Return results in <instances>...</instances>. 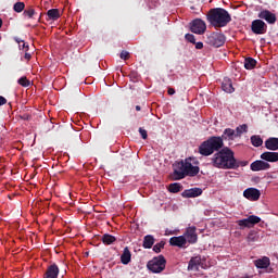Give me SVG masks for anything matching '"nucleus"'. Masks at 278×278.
<instances>
[{
	"label": "nucleus",
	"instance_id": "obj_13",
	"mask_svg": "<svg viewBox=\"0 0 278 278\" xmlns=\"http://www.w3.org/2000/svg\"><path fill=\"white\" fill-rule=\"evenodd\" d=\"M250 168L253 170V173H257L260 170H268L270 165L264 160H257L251 163Z\"/></svg>",
	"mask_w": 278,
	"mask_h": 278
},
{
	"label": "nucleus",
	"instance_id": "obj_14",
	"mask_svg": "<svg viewBox=\"0 0 278 278\" xmlns=\"http://www.w3.org/2000/svg\"><path fill=\"white\" fill-rule=\"evenodd\" d=\"M203 194V190L201 188H191L187 189L181 193L184 199H194L197 197H201Z\"/></svg>",
	"mask_w": 278,
	"mask_h": 278
},
{
	"label": "nucleus",
	"instance_id": "obj_16",
	"mask_svg": "<svg viewBox=\"0 0 278 278\" xmlns=\"http://www.w3.org/2000/svg\"><path fill=\"white\" fill-rule=\"evenodd\" d=\"M261 160L264 162H278V152H263L261 154Z\"/></svg>",
	"mask_w": 278,
	"mask_h": 278
},
{
	"label": "nucleus",
	"instance_id": "obj_23",
	"mask_svg": "<svg viewBox=\"0 0 278 278\" xmlns=\"http://www.w3.org/2000/svg\"><path fill=\"white\" fill-rule=\"evenodd\" d=\"M58 275H60V269L55 265H51L48 267L45 278H58Z\"/></svg>",
	"mask_w": 278,
	"mask_h": 278
},
{
	"label": "nucleus",
	"instance_id": "obj_46",
	"mask_svg": "<svg viewBox=\"0 0 278 278\" xmlns=\"http://www.w3.org/2000/svg\"><path fill=\"white\" fill-rule=\"evenodd\" d=\"M195 49H203V42H195Z\"/></svg>",
	"mask_w": 278,
	"mask_h": 278
},
{
	"label": "nucleus",
	"instance_id": "obj_21",
	"mask_svg": "<svg viewBox=\"0 0 278 278\" xmlns=\"http://www.w3.org/2000/svg\"><path fill=\"white\" fill-rule=\"evenodd\" d=\"M199 266H201V256L192 257L189 261L188 270H199Z\"/></svg>",
	"mask_w": 278,
	"mask_h": 278
},
{
	"label": "nucleus",
	"instance_id": "obj_8",
	"mask_svg": "<svg viewBox=\"0 0 278 278\" xmlns=\"http://www.w3.org/2000/svg\"><path fill=\"white\" fill-rule=\"evenodd\" d=\"M251 29L256 36H262L268 31V25L263 20H254L251 24Z\"/></svg>",
	"mask_w": 278,
	"mask_h": 278
},
{
	"label": "nucleus",
	"instance_id": "obj_39",
	"mask_svg": "<svg viewBox=\"0 0 278 278\" xmlns=\"http://www.w3.org/2000/svg\"><path fill=\"white\" fill-rule=\"evenodd\" d=\"M162 249H164V244L154 245L153 247V252L154 253H161Z\"/></svg>",
	"mask_w": 278,
	"mask_h": 278
},
{
	"label": "nucleus",
	"instance_id": "obj_43",
	"mask_svg": "<svg viewBox=\"0 0 278 278\" xmlns=\"http://www.w3.org/2000/svg\"><path fill=\"white\" fill-rule=\"evenodd\" d=\"M255 238H257V235L255 232H251L249 236H248V239L249 240H255Z\"/></svg>",
	"mask_w": 278,
	"mask_h": 278
},
{
	"label": "nucleus",
	"instance_id": "obj_27",
	"mask_svg": "<svg viewBox=\"0 0 278 278\" xmlns=\"http://www.w3.org/2000/svg\"><path fill=\"white\" fill-rule=\"evenodd\" d=\"M186 235L179 236V237H172L169 239V244H186Z\"/></svg>",
	"mask_w": 278,
	"mask_h": 278
},
{
	"label": "nucleus",
	"instance_id": "obj_55",
	"mask_svg": "<svg viewBox=\"0 0 278 278\" xmlns=\"http://www.w3.org/2000/svg\"><path fill=\"white\" fill-rule=\"evenodd\" d=\"M67 10H71V7H70V5L67 7Z\"/></svg>",
	"mask_w": 278,
	"mask_h": 278
},
{
	"label": "nucleus",
	"instance_id": "obj_31",
	"mask_svg": "<svg viewBox=\"0 0 278 278\" xmlns=\"http://www.w3.org/2000/svg\"><path fill=\"white\" fill-rule=\"evenodd\" d=\"M13 10L14 12H16L17 14H21V12H23L25 10V2H16L13 5Z\"/></svg>",
	"mask_w": 278,
	"mask_h": 278
},
{
	"label": "nucleus",
	"instance_id": "obj_17",
	"mask_svg": "<svg viewBox=\"0 0 278 278\" xmlns=\"http://www.w3.org/2000/svg\"><path fill=\"white\" fill-rule=\"evenodd\" d=\"M265 148L268 151H278V138L270 137L265 141Z\"/></svg>",
	"mask_w": 278,
	"mask_h": 278
},
{
	"label": "nucleus",
	"instance_id": "obj_2",
	"mask_svg": "<svg viewBox=\"0 0 278 278\" xmlns=\"http://www.w3.org/2000/svg\"><path fill=\"white\" fill-rule=\"evenodd\" d=\"M208 23L213 27H226L231 23V15L229 12L223 8L211 9L206 15Z\"/></svg>",
	"mask_w": 278,
	"mask_h": 278
},
{
	"label": "nucleus",
	"instance_id": "obj_53",
	"mask_svg": "<svg viewBox=\"0 0 278 278\" xmlns=\"http://www.w3.org/2000/svg\"><path fill=\"white\" fill-rule=\"evenodd\" d=\"M85 255H87V256H88V255H89V252H86V253H85Z\"/></svg>",
	"mask_w": 278,
	"mask_h": 278
},
{
	"label": "nucleus",
	"instance_id": "obj_37",
	"mask_svg": "<svg viewBox=\"0 0 278 278\" xmlns=\"http://www.w3.org/2000/svg\"><path fill=\"white\" fill-rule=\"evenodd\" d=\"M139 134L143 140H147V138H149V134L142 127L139 128Z\"/></svg>",
	"mask_w": 278,
	"mask_h": 278
},
{
	"label": "nucleus",
	"instance_id": "obj_47",
	"mask_svg": "<svg viewBox=\"0 0 278 278\" xmlns=\"http://www.w3.org/2000/svg\"><path fill=\"white\" fill-rule=\"evenodd\" d=\"M144 249H151L153 244H143Z\"/></svg>",
	"mask_w": 278,
	"mask_h": 278
},
{
	"label": "nucleus",
	"instance_id": "obj_19",
	"mask_svg": "<svg viewBox=\"0 0 278 278\" xmlns=\"http://www.w3.org/2000/svg\"><path fill=\"white\" fill-rule=\"evenodd\" d=\"M256 268H268L270 266V258L268 256H263L254 261Z\"/></svg>",
	"mask_w": 278,
	"mask_h": 278
},
{
	"label": "nucleus",
	"instance_id": "obj_25",
	"mask_svg": "<svg viewBox=\"0 0 278 278\" xmlns=\"http://www.w3.org/2000/svg\"><path fill=\"white\" fill-rule=\"evenodd\" d=\"M255 66H257V61L255 59L247 58L244 60V68H247V71H253Z\"/></svg>",
	"mask_w": 278,
	"mask_h": 278
},
{
	"label": "nucleus",
	"instance_id": "obj_44",
	"mask_svg": "<svg viewBox=\"0 0 278 278\" xmlns=\"http://www.w3.org/2000/svg\"><path fill=\"white\" fill-rule=\"evenodd\" d=\"M24 58L27 60V62H29V60H31V53L25 51Z\"/></svg>",
	"mask_w": 278,
	"mask_h": 278
},
{
	"label": "nucleus",
	"instance_id": "obj_34",
	"mask_svg": "<svg viewBox=\"0 0 278 278\" xmlns=\"http://www.w3.org/2000/svg\"><path fill=\"white\" fill-rule=\"evenodd\" d=\"M240 166H242V167L249 166V161H238L236 159V166L232 167V170H238L240 168Z\"/></svg>",
	"mask_w": 278,
	"mask_h": 278
},
{
	"label": "nucleus",
	"instance_id": "obj_6",
	"mask_svg": "<svg viewBox=\"0 0 278 278\" xmlns=\"http://www.w3.org/2000/svg\"><path fill=\"white\" fill-rule=\"evenodd\" d=\"M226 40L227 38L223 33H212L206 38L207 45H210L211 47H215L216 49H218V47H223Z\"/></svg>",
	"mask_w": 278,
	"mask_h": 278
},
{
	"label": "nucleus",
	"instance_id": "obj_40",
	"mask_svg": "<svg viewBox=\"0 0 278 278\" xmlns=\"http://www.w3.org/2000/svg\"><path fill=\"white\" fill-rule=\"evenodd\" d=\"M20 118H21L22 121H30L31 115H29V114H23V115L20 116Z\"/></svg>",
	"mask_w": 278,
	"mask_h": 278
},
{
	"label": "nucleus",
	"instance_id": "obj_52",
	"mask_svg": "<svg viewBox=\"0 0 278 278\" xmlns=\"http://www.w3.org/2000/svg\"><path fill=\"white\" fill-rule=\"evenodd\" d=\"M74 101H79V98L77 96H75Z\"/></svg>",
	"mask_w": 278,
	"mask_h": 278
},
{
	"label": "nucleus",
	"instance_id": "obj_49",
	"mask_svg": "<svg viewBox=\"0 0 278 278\" xmlns=\"http://www.w3.org/2000/svg\"><path fill=\"white\" fill-rule=\"evenodd\" d=\"M177 247H179V249H186V245L184 244H177Z\"/></svg>",
	"mask_w": 278,
	"mask_h": 278
},
{
	"label": "nucleus",
	"instance_id": "obj_51",
	"mask_svg": "<svg viewBox=\"0 0 278 278\" xmlns=\"http://www.w3.org/2000/svg\"><path fill=\"white\" fill-rule=\"evenodd\" d=\"M3 27V20L0 18V29Z\"/></svg>",
	"mask_w": 278,
	"mask_h": 278
},
{
	"label": "nucleus",
	"instance_id": "obj_12",
	"mask_svg": "<svg viewBox=\"0 0 278 278\" xmlns=\"http://www.w3.org/2000/svg\"><path fill=\"white\" fill-rule=\"evenodd\" d=\"M184 235L185 240L189 242V244H194L199 238V236L197 235V227L194 226L188 227Z\"/></svg>",
	"mask_w": 278,
	"mask_h": 278
},
{
	"label": "nucleus",
	"instance_id": "obj_32",
	"mask_svg": "<svg viewBox=\"0 0 278 278\" xmlns=\"http://www.w3.org/2000/svg\"><path fill=\"white\" fill-rule=\"evenodd\" d=\"M35 14H36V10H34L33 8L26 9L23 12V16H25L26 18H34Z\"/></svg>",
	"mask_w": 278,
	"mask_h": 278
},
{
	"label": "nucleus",
	"instance_id": "obj_11",
	"mask_svg": "<svg viewBox=\"0 0 278 278\" xmlns=\"http://www.w3.org/2000/svg\"><path fill=\"white\" fill-rule=\"evenodd\" d=\"M243 197L248 199V201H260L262 197V191L256 188H248L243 191Z\"/></svg>",
	"mask_w": 278,
	"mask_h": 278
},
{
	"label": "nucleus",
	"instance_id": "obj_38",
	"mask_svg": "<svg viewBox=\"0 0 278 278\" xmlns=\"http://www.w3.org/2000/svg\"><path fill=\"white\" fill-rule=\"evenodd\" d=\"M121 60H129V52L123 50L119 54Z\"/></svg>",
	"mask_w": 278,
	"mask_h": 278
},
{
	"label": "nucleus",
	"instance_id": "obj_45",
	"mask_svg": "<svg viewBox=\"0 0 278 278\" xmlns=\"http://www.w3.org/2000/svg\"><path fill=\"white\" fill-rule=\"evenodd\" d=\"M167 94H169V96L175 94V88L169 87V88L167 89Z\"/></svg>",
	"mask_w": 278,
	"mask_h": 278
},
{
	"label": "nucleus",
	"instance_id": "obj_18",
	"mask_svg": "<svg viewBox=\"0 0 278 278\" xmlns=\"http://www.w3.org/2000/svg\"><path fill=\"white\" fill-rule=\"evenodd\" d=\"M97 240L103 242V244H114V242H118V239L110 233H104L101 237H97Z\"/></svg>",
	"mask_w": 278,
	"mask_h": 278
},
{
	"label": "nucleus",
	"instance_id": "obj_9",
	"mask_svg": "<svg viewBox=\"0 0 278 278\" xmlns=\"http://www.w3.org/2000/svg\"><path fill=\"white\" fill-rule=\"evenodd\" d=\"M262 223V218L257 215H250L248 218H244V219H240L237 222V224L239 225V227L241 229H244V228H251L253 227L254 225H257Z\"/></svg>",
	"mask_w": 278,
	"mask_h": 278
},
{
	"label": "nucleus",
	"instance_id": "obj_1",
	"mask_svg": "<svg viewBox=\"0 0 278 278\" xmlns=\"http://www.w3.org/2000/svg\"><path fill=\"white\" fill-rule=\"evenodd\" d=\"M211 164L214 168L232 170V168H236V153L228 147L222 148L212 156Z\"/></svg>",
	"mask_w": 278,
	"mask_h": 278
},
{
	"label": "nucleus",
	"instance_id": "obj_28",
	"mask_svg": "<svg viewBox=\"0 0 278 278\" xmlns=\"http://www.w3.org/2000/svg\"><path fill=\"white\" fill-rule=\"evenodd\" d=\"M181 184L179 182H173L168 186V191L173 194H177V192H181Z\"/></svg>",
	"mask_w": 278,
	"mask_h": 278
},
{
	"label": "nucleus",
	"instance_id": "obj_10",
	"mask_svg": "<svg viewBox=\"0 0 278 278\" xmlns=\"http://www.w3.org/2000/svg\"><path fill=\"white\" fill-rule=\"evenodd\" d=\"M257 16L261 21H266L268 25H275L277 23V15L268 10L261 11Z\"/></svg>",
	"mask_w": 278,
	"mask_h": 278
},
{
	"label": "nucleus",
	"instance_id": "obj_15",
	"mask_svg": "<svg viewBox=\"0 0 278 278\" xmlns=\"http://www.w3.org/2000/svg\"><path fill=\"white\" fill-rule=\"evenodd\" d=\"M222 89L224 92H227L228 94H231V92H236V89L233 88V83L231 81V78L225 77L222 83Z\"/></svg>",
	"mask_w": 278,
	"mask_h": 278
},
{
	"label": "nucleus",
	"instance_id": "obj_48",
	"mask_svg": "<svg viewBox=\"0 0 278 278\" xmlns=\"http://www.w3.org/2000/svg\"><path fill=\"white\" fill-rule=\"evenodd\" d=\"M78 96H79V99L84 98V93H81V90H78Z\"/></svg>",
	"mask_w": 278,
	"mask_h": 278
},
{
	"label": "nucleus",
	"instance_id": "obj_33",
	"mask_svg": "<svg viewBox=\"0 0 278 278\" xmlns=\"http://www.w3.org/2000/svg\"><path fill=\"white\" fill-rule=\"evenodd\" d=\"M17 83L20 84V86H23V88H29L30 86V81L29 79H27V77H21Z\"/></svg>",
	"mask_w": 278,
	"mask_h": 278
},
{
	"label": "nucleus",
	"instance_id": "obj_30",
	"mask_svg": "<svg viewBox=\"0 0 278 278\" xmlns=\"http://www.w3.org/2000/svg\"><path fill=\"white\" fill-rule=\"evenodd\" d=\"M15 42H17L18 48L22 49L23 51H29V45L25 42V40L14 37Z\"/></svg>",
	"mask_w": 278,
	"mask_h": 278
},
{
	"label": "nucleus",
	"instance_id": "obj_7",
	"mask_svg": "<svg viewBox=\"0 0 278 278\" xmlns=\"http://www.w3.org/2000/svg\"><path fill=\"white\" fill-rule=\"evenodd\" d=\"M206 29L207 25L201 18H195L190 23V30L192 31V34H198L199 36H201L205 34Z\"/></svg>",
	"mask_w": 278,
	"mask_h": 278
},
{
	"label": "nucleus",
	"instance_id": "obj_26",
	"mask_svg": "<svg viewBox=\"0 0 278 278\" xmlns=\"http://www.w3.org/2000/svg\"><path fill=\"white\" fill-rule=\"evenodd\" d=\"M250 140L253 147H262L264 144V139L260 135H253Z\"/></svg>",
	"mask_w": 278,
	"mask_h": 278
},
{
	"label": "nucleus",
	"instance_id": "obj_35",
	"mask_svg": "<svg viewBox=\"0 0 278 278\" xmlns=\"http://www.w3.org/2000/svg\"><path fill=\"white\" fill-rule=\"evenodd\" d=\"M143 244H155V238L151 235H147L143 239Z\"/></svg>",
	"mask_w": 278,
	"mask_h": 278
},
{
	"label": "nucleus",
	"instance_id": "obj_54",
	"mask_svg": "<svg viewBox=\"0 0 278 278\" xmlns=\"http://www.w3.org/2000/svg\"><path fill=\"white\" fill-rule=\"evenodd\" d=\"M159 244H164V242H163V241H161Z\"/></svg>",
	"mask_w": 278,
	"mask_h": 278
},
{
	"label": "nucleus",
	"instance_id": "obj_20",
	"mask_svg": "<svg viewBox=\"0 0 278 278\" xmlns=\"http://www.w3.org/2000/svg\"><path fill=\"white\" fill-rule=\"evenodd\" d=\"M222 141L224 142V140H236L237 135H236V130L231 129V128H226L222 135Z\"/></svg>",
	"mask_w": 278,
	"mask_h": 278
},
{
	"label": "nucleus",
	"instance_id": "obj_41",
	"mask_svg": "<svg viewBox=\"0 0 278 278\" xmlns=\"http://www.w3.org/2000/svg\"><path fill=\"white\" fill-rule=\"evenodd\" d=\"M8 103V99H5L3 96H0V108L1 105H5Z\"/></svg>",
	"mask_w": 278,
	"mask_h": 278
},
{
	"label": "nucleus",
	"instance_id": "obj_24",
	"mask_svg": "<svg viewBox=\"0 0 278 278\" xmlns=\"http://www.w3.org/2000/svg\"><path fill=\"white\" fill-rule=\"evenodd\" d=\"M47 21H58L60 18V10L59 9H50L47 12Z\"/></svg>",
	"mask_w": 278,
	"mask_h": 278
},
{
	"label": "nucleus",
	"instance_id": "obj_4",
	"mask_svg": "<svg viewBox=\"0 0 278 278\" xmlns=\"http://www.w3.org/2000/svg\"><path fill=\"white\" fill-rule=\"evenodd\" d=\"M223 147H225L223 138L212 136L199 146V153L204 157H210V155H213L216 151H220Z\"/></svg>",
	"mask_w": 278,
	"mask_h": 278
},
{
	"label": "nucleus",
	"instance_id": "obj_42",
	"mask_svg": "<svg viewBox=\"0 0 278 278\" xmlns=\"http://www.w3.org/2000/svg\"><path fill=\"white\" fill-rule=\"evenodd\" d=\"M175 233H177L176 230H169V229H166V230H165V235H166V236H175Z\"/></svg>",
	"mask_w": 278,
	"mask_h": 278
},
{
	"label": "nucleus",
	"instance_id": "obj_22",
	"mask_svg": "<svg viewBox=\"0 0 278 278\" xmlns=\"http://www.w3.org/2000/svg\"><path fill=\"white\" fill-rule=\"evenodd\" d=\"M121 262L124 265H127L129 262H131V252L129 251L128 247L124 249L123 254L121 255Z\"/></svg>",
	"mask_w": 278,
	"mask_h": 278
},
{
	"label": "nucleus",
	"instance_id": "obj_56",
	"mask_svg": "<svg viewBox=\"0 0 278 278\" xmlns=\"http://www.w3.org/2000/svg\"><path fill=\"white\" fill-rule=\"evenodd\" d=\"M71 205H74V203L72 202Z\"/></svg>",
	"mask_w": 278,
	"mask_h": 278
},
{
	"label": "nucleus",
	"instance_id": "obj_3",
	"mask_svg": "<svg viewBox=\"0 0 278 278\" xmlns=\"http://www.w3.org/2000/svg\"><path fill=\"white\" fill-rule=\"evenodd\" d=\"M178 169L174 170V179H185L186 177H197L201 168L192 165V157L178 162Z\"/></svg>",
	"mask_w": 278,
	"mask_h": 278
},
{
	"label": "nucleus",
	"instance_id": "obj_36",
	"mask_svg": "<svg viewBox=\"0 0 278 278\" xmlns=\"http://www.w3.org/2000/svg\"><path fill=\"white\" fill-rule=\"evenodd\" d=\"M185 38L187 42H191V45H197V39L194 38V35L187 34Z\"/></svg>",
	"mask_w": 278,
	"mask_h": 278
},
{
	"label": "nucleus",
	"instance_id": "obj_5",
	"mask_svg": "<svg viewBox=\"0 0 278 278\" xmlns=\"http://www.w3.org/2000/svg\"><path fill=\"white\" fill-rule=\"evenodd\" d=\"M148 268L149 270H151V273H162L164 268H166V258L164 257V255L154 257L148 263Z\"/></svg>",
	"mask_w": 278,
	"mask_h": 278
},
{
	"label": "nucleus",
	"instance_id": "obj_50",
	"mask_svg": "<svg viewBox=\"0 0 278 278\" xmlns=\"http://www.w3.org/2000/svg\"><path fill=\"white\" fill-rule=\"evenodd\" d=\"M140 110H142V109L140 108V105H136V111H137V112H140Z\"/></svg>",
	"mask_w": 278,
	"mask_h": 278
},
{
	"label": "nucleus",
	"instance_id": "obj_29",
	"mask_svg": "<svg viewBox=\"0 0 278 278\" xmlns=\"http://www.w3.org/2000/svg\"><path fill=\"white\" fill-rule=\"evenodd\" d=\"M248 129H249V126L247 124H242V125L238 126L235 130L237 138H240L242 136V134L248 131Z\"/></svg>",
	"mask_w": 278,
	"mask_h": 278
}]
</instances>
